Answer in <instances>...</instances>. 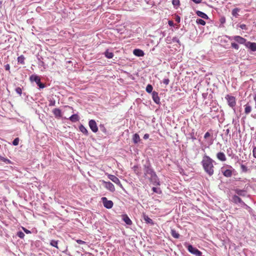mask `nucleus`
I'll list each match as a JSON object with an SVG mask.
<instances>
[{"label":"nucleus","mask_w":256,"mask_h":256,"mask_svg":"<svg viewBox=\"0 0 256 256\" xmlns=\"http://www.w3.org/2000/svg\"><path fill=\"white\" fill-rule=\"evenodd\" d=\"M17 236L20 238H24L25 234L22 232H18L17 233Z\"/></svg>","instance_id":"ea45409f"},{"label":"nucleus","mask_w":256,"mask_h":256,"mask_svg":"<svg viewBox=\"0 0 256 256\" xmlns=\"http://www.w3.org/2000/svg\"><path fill=\"white\" fill-rule=\"evenodd\" d=\"M231 46H232V48H234L236 50H238V48H239L238 45L237 44L235 43V42H232L231 43Z\"/></svg>","instance_id":"58836bf2"},{"label":"nucleus","mask_w":256,"mask_h":256,"mask_svg":"<svg viewBox=\"0 0 256 256\" xmlns=\"http://www.w3.org/2000/svg\"><path fill=\"white\" fill-rule=\"evenodd\" d=\"M226 132H227L228 133V132H229V130H228H228H226Z\"/></svg>","instance_id":"13d9d810"},{"label":"nucleus","mask_w":256,"mask_h":256,"mask_svg":"<svg viewBox=\"0 0 256 256\" xmlns=\"http://www.w3.org/2000/svg\"><path fill=\"white\" fill-rule=\"evenodd\" d=\"M16 91L20 95L22 94V88H20L18 87V88H16Z\"/></svg>","instance_id":"37998d69"},{"label":"nucleus","mask_w":256,"mask_h":256,"mask_svg":"<svg viewBox=\"0 0 256 256\" xmlns=\"http://www.w3.org/2000/svg\"><path fill=\"white\" fill-rule=\"evenodd\" d=\"M76 242H77V243H78V244H86L85 242H84L82 240H76Z\"/></svg>","instance_id":"a18cd8bd"},{"label":"nucleus","mask_w":256,"mask_h":256,"mask_svg":"<svg viewBox=\"0 0 256 256\" xmlns=\"http://www.w3.org/2000/svg\"><path fill=\"white\" fill-rule=\"evenodd\" d=\"M231 40H234L236 42H237L239 44H244L246 43V40L244 38H242V37L240 36H234L232 37Z\"/></svg>","instance_id":"9d476101"},{"label":"nucleus","mask_w":256,"mask_h":256,"mask_svg":"<svg viewBox=\"0 0 256 256\" xmlns=\"http://www.w3.org/2000/svg\"><path fill=\"white\" fill-rule=\"evenodd\" d=\"M244 106V113L246 114H249L251 111H252V107L251 106L248 104H247Z\"/></svg>","instance_id":"393cba45"},{"label":"nucleus","mask_w":256,"mask_h":256,"mask_svg":"<svg viewBox=\"0 0 256 256\" xmlns=\"http://www.w3.org/2000/svg\"><path fill=\"white\" fill-rule=\"evenodd\" d=\"M149 180L150 182L156 186L160 185L159 179L156 173L150 176Z\"/></svg>","instance_id":"423d86ee"},{"label":"nucleus","mask_w":256,"mask_h":256,"mask_svg":"<svg viewBox=\"0 0 256 256\" xmlns=\"http://www.w3.org/2000/svg\"><path fill=\"white\" fill-rule=\"evenodd\" d=\"M175 20L176 22H177L178 23H179L180 21V17L179 16L176 15L175 18Z\"/></svg>","instance_id":"de8ad7c7"},{"label":"nucleus","mask_w":256,"mask_h":256,"mask_svg":"<svg viewBox=\"0 0 256 256\" xmlns=\"http://www.w3.org/2000/svg\"><path fill=\"white\" fill-rule=\"evenodd\" d=\"M214 161L208 156L204 155L202 161V164L204 171L210 176L214 174Z\"/></svg>","instance_id":"f257e3e1"},{"label":"nucleus","mask_w":256,"mask_h":256,"mask_svg":"<svg viewBox=\"0 0 256 256\" xmlns=\"http://www.w3.org/2000/svg\"><path fill=\"white\" fill-rule=\"evenodd\" d=\"M246 46L247 47H248L252 51L255 52L256 51V42H248Z\"/></svg>","instance_id":"dca6fc26"},{"label":"nucleus","mask_w":256,"mask_h":256,"mask_svg":"<svg viewBox=\"0 0 256 256\" xmlns=\"http://www.w3.org/2000/svg\"><path fill=\"white\" fill-rule=\"evenodd\" d=\"M4 68H5V70H10V66L9 64H6L5 66H4Z\"/></svg>","instance_id":"8fccbe9b"},{"label":"nucleus","mask_w":256,"mask_h":256,"mask_svg":"<svg viewBox=\"0 0 256 256\" xmlns=\"http://www.w3.org/2000/svg\"><path fill=\"white\" fill-rule=\"evenodd\" d=\"M217 158L220 161L224 162L226 158L225 154L223 152H219L216 154Z\"/></svg>","instance_id":"2eb2a0df"},{"label":"nucleus","mask_w":256,"mask_h":256,"mask_svg":"<svg viewBox=\"0 0 256 256\" xmlns=\"http://www.w3.org/2000/svg\"><path fill=\"white\" fill-rule=\"evenodd\" d=\"M52 112L56 118H60L62 116V111L58 108H55L53 110Z\"/></svg>","instance_id":"4468645a"},{"label":"nucleus","mask_w":256,"mask_h":256,"mask_svg":"<svg viewBox=\"0 0 256 256\" xmlns=\"http://www.w3.org/2000/svg\"><path fill=\"white\" fill-rule=\"evenodd\" d=\"M104 55L108 58H112L114 56V54L112 52H109L108 50H107L105 52Z\"/></svg>","instance_id":"cd10ccee"},{"label":"nucleus","mask_w":256,"mask_h":256,"mask_svg":"<svg viewBox=\"0 0 256 256\" xmlns=\"http://www.w3.org/2000/svg\"><path fill=\"white\" fill-rule=\"evenodd\" d=\"M1 160L2 162H6L7 164H12V162L10 160L8 159V158H1Z\"/></svg>","instance_id":"e433bc0d"},{"label":"nucleus","mask_w":256,"mask_h":256,"mask_svg":"<svg viewBox=\"0 0 256 256\" xmlns=\"http://www.w3.org/2000/svg\"><path fill=\"white\" fill-rule=\"evenodd\" d=\"M240 9L238 8H235L232 10V14L236 18L238 17V12H239Z\"/></svg>","instance_id":"2f4dec72"},{"label":"nucleus","mask_w":256,"mask_h":256,"mask_svg":"<svg viewBox=\"0 0 256 256\" xmlns=\"http://www.w3.org/2000/svg\"><path fill=\"white\" fill-rule=\"evenodd\" d=\"M236 192L238 196H245V194H246V192L244 190H239V189L236 190Z\"/></svg>","instance_id":"c756f323"},{"label":"nucleus","mask_w":256,"mask_h":256,"mask_svg":"<svg viewBox=\"0 0 256 256\" xmlns=\"http://www.w3.org/2000/svg\"><path fill=\"white\" fill-rule=\"evenodd\" d=\"M80 130L84 134H86V136H88V131L87 129L82 124H81L79 126Z\"/></svg>","instance_id":"a878e982"},{"label":"nucleus","mask_w":256,"mask_h":256,"mask_svg":"<svg viewBox=\"0 0 256 256\" xmlns=\"http://www.w3.org/2000/svg\"><path fill=\"white\" fill-rule=\"evenodd\" d=\"M149 138V134H146L144 136V138L146 140Z\"/></svg>","instance_id":"603ef678"},{"label":"nucleus","mask_w":256,"mask_h":256,"mask_svg":"<svg viewBox=\"0 0 256 256\" xmlns=\"http://www.w3.org/2000/svg\"><path fill=\"white\" fill-rule=\"evenodd\" d=\"M168 24L171 26H174V22L172 20H169Z\"/></svg>","instance_id":"864d4df0"},{"label":"nucleus","mask_w":256,"mask_h":256,"mask_svg":"<svg viewBox=\"0 0 256 256\" xmlns=\"http://www.w3.org/2000/svg\"><path fill=\"white\" fill-rule=\"evenodd\" d=\"M144 178H146L148 176H150L156 173L154 172V170L152 168L150 163L144 165Z\"/></svg>","instance_id":"f03ea898"},{"label":"nucleus","mask_w":256,"mask_h":256,"mask_svg":"<svg viewBox=\"0 0 256 256\" xmlns=\"http://www.w3.org/2000/svg\"><path fill=\"white\" fill-rule=\"evenodd\" d=\"M70 120L72 122H76L79 120L78 116L76 114H72L70 118Z\"/></svg>","instance_id":"bb28decb"},{"label":"nucleus","mask_w":256,"mask_h":256,"mask_svg":"<svg viewBox=\"0 0 256 256\" xmlns=\"http://www.w3.org/2000/svg\"><path fill=\"white\" fill-rule=\"evenodd\" d=\"M254 100L255 101V102L256 103V94H255L254 96Z\"/></svg>","instance_id":"6e6d98bb"},{"label":"nucleus","mask_w":256,"mask_h":256,"mask_svg":"<svg viewBox=\"0 0 256 256\" xmlns=\"http://www.w3.org/2000/svg\"><path fill=\"white\" fill-rule=\"evenodd\" d=\"M188 250L189 252L196 256H201L202 254V252L200 251L196 248L193 247L192 245L190 244L188 246Z\"/></svg>","instance_id":"39448f33"},{"label":"nucleus","mask_w":256,"mask_h":256,"mask_svg":"<svg viewBox=\"0 0 256 256\" xmlns=\"http://www.w3.org/2000/svg\"><path fill=\"white\" fill-rule=\"evenodd\" d=\"M122 220L126 222V224L128 225L132 224V222L130 219L128 218V216L126 214H124L122 216Z\"/></svg>","instance_id":"6ab92c4d"},{"label":"nucleus","mask_w":256,"mask_h":256,"mask_svg":"<svg viewBox=\"0 0 256 256\" xmlns=\"http://www.w3.org/2000/svg\"><path fill=\"white\" fill-rule=\"evenodd\" d=\"M58 240H52L50 242V244L52 246H54L57 248H58Z\"/></svg>","instance_id":"473e14b6"},{"label":"nucleus","mask_w":256,"mask_h":256,"mask_svg":"<svg viewBox=\"0 0 256 256\" xmlns=\"http://www.w3.org/2000/svg\"><path fill=\"white\" fill-rule=\"evenodd\" d=\"M30 80L31 82H35L40 88H43L45 87L44 84L40 82V78L37 75H32L30 78Z\"/></svg>","instance_id":"7ed1b4c3"},{"label":"nucleus","mask_w":256,"mask_h":256,"mask_svg":"<svg viewBox=\"0 0 256 256\" xmlns=\"http://www.w3.org/2000/svg\"><path fill=\"white\" fill-rule=\"evenodd\" d=\"M172 4L174 6L178 7L180 4V0H172Z\"/></svg>","instance_id":"c9c22d12"},{"label":"nucleus","mask_w":256,"mask_h":256,"mask_svg":"<svg viewBox=\"0 0 256 256\" xmlns=\"http://www.w3.org/2000/svg\"><path fill=\"white\" fill-rule=\"evenodd\" d=\"M133 54L137 56H143L144 55V52L140 49H134Z\"/></svg>","instance_id":"f3484780"},{"label":"nucleus","mask_w":256,"mask_h":256,"mask_svg":"<svg viewBox=\"0 0 256 256\" xmlns=\"http://www.w3.org/2000/svg\"><path fill=\"white\" fill-rule=\"evenodd\" d=\"M20 139L18 138H16L12 142V144L14 146H18L19 144Z\"/></svg>","instance_id":"4c0bfd02"},{"label":"nucleus","mask_w":256,"mask_h":256,"mask_svg":"<svg viewBox=\"0 0 256 256\" xmlns=\"http://www.w3.org/2000/svg\"><path fill=\"white\" fill-rule=\"evenodd\" d=\"M224 176L227 178L230 177L232 176V170L230 169H227L222 171Z\"/></svg>","instance_id":"412c9836"},{"label":"nucleus","mask_w":256,"mask_h":256,"mask_svg":"<svg viewBox=\"0 0 256 256\" xmlns=\"http://www.w3.org/2000/svg\"><path fill=\"white\" fill-rule=\"evenodd\" d=\"M24 60L25 58L23 55H21L18 58V61L19 63L24 64Z\"/></svg>","instance_id":"7c9ffc66"},{"label":"nucleus","mask_w":256,"mask_h":256,"mask_svg":"<svg viewBox=\"0 0 256 256\" xmlns=\"http://www.w3.org/2000/svg\"><path fill=\"white\" fill-rule=\"evenodd\" d=\"M253 156L256 158V147H254L252 150Z\"/></svg>","instance_id":"09e8293b"},{"label":"nucleus","mask_w":256,"mask_h":256,"mask_svg":"<svg viewBox=\"0 0 256 256\" xmlns=\"http://www.w3.org/2000/svg\"><path fill=\"white\" fill-rule=\"evenodd\" d=\"M143 218L147 224H150L152 225L154 224L153 220L144 214H143Z\"/></svg>","instance_id":"a211bd4d"},{"label":"nucleus","mask_w":256,"mask_h":256,"mask_svg":"<svg viewBox=\"0 0 256 256\" xmlns=\"http://www.w3.org/2000/svg\"><path fill=\"white\" fill-rule=\"evenodd\" d=\"M88 125L90 128L94 132H96L98 131V128L94 120H90L88 122Z\"/></svg>","instance_id":"1a4fd4ad"},{"label":"nucleus","mask_w":256,"mask_h":256,"mask_svg":"<svg viewBox=\"0 0 256 256\" xmlns=\"http://www.w3.org/2000/svg\"><path fill=\"white\" fill-rule=\"evenodd\" d=\"M108 177L110 180L114 182L116 184L118 185L120 188H122V186L120 180L116 176L112 174H108Z\"/></svg>","instance_id":"6e6552de"},{"label":"nucleus","mask_w":256,"mask_h":256,"mask_svg":"<svg viewBox=\"0 0 256 256\" xmlns=\"http://www.w3.org/2000/svg\"><path fill=\"white\" fill-rule=\"evenodd\" d=\"M171 234L172 236L176 238H180V234L174 230H171Z\"/></svg>","instance_id":"c85d7f7f"},{"label":"nucleus","mask_w":256,"mask_h":256,"mask_svg":"<svg viewBox=\"0 0 256 256\" xmlns=\"http://www.w3.org/2000/svg\"><path fill=\"white\" fill-rule=\"evenodd\" d=\"M153 88L151 84H148L146 87V91L148 93H151L152 91Z\"/></svg>","instance_id":"f704fd0d"},{"label":"nucleus","mask_w":256,"mask_h":256,"mask_svg":"<svg viewBox=\"0 0 256 256\" xmlns=\"http://www.w3.org/2000/svg\"><path fill=\"white\" fill-rule=\"evenodd\" d=\"M132 140L134 144L138 143L140 141V138L138 134H135L132 136Z\"/></svg>","instance_id":"4be33fe9"},{"label":"nucleus","mask_w":256,"mask_h":256,"mask_svg":"<svg viewBox=\"0 0 256 256\" xmlns=\"http://www.w3.org/2000/svg\"><path fill=\"white\" fill-rule=\"evenodd\" d=\"M104 183V186L105 188L109 190L110 191L112 192H114L115 191V188L114 185L110 182H105L103 181Z\"/></svg>","instance_id":"9b49d317"},{"label":"nucleus","mask_w":256,"mask_h":256,"mask_svg":"<svg viewBox=\"0 0 256 256\" xmlns=\"http://www.w3.org/2000/svg\"><path fill=\"white\" fill-rule=\"evenodd\" d=\"M152 97L153 100L157 104L160 102V98L158 96V93L156 92H153L152 93Z\"/></svg>","instance_id":"ddd939ff"},{"label":"nucleus","mask_w":256,"mask_h":256,"mask_svg":"<svg viewBox=\"0 0 256 256\" xmlns=\"http://www.w3.org/2000/svg\"><path fill=\"white\" fill-rule=\"evenodd\" d=\"M224 20H223V19H222V20H221V22H224Z\"/></svg>","instance_id":"4d7b16f0"},{"label":"nucleus","mask_w":256,"mask_h":256,"mask_svg":"<svg viewBox=\"0 0 256 256\" xmlns=\"http://www.w3.org/2000/svg\"><path fill=\"white\" fill-rule=\"evenodd\" d=\"M162 82H163L164 84L167 86L168 84L170 82V80L168 78H164Z\"/></svg>","instance_id":"a19ab883"},{"label":"nucleus","mask_w":256,"mask_h":256,"mask_svg":"<svg viewBox=\"0 0 256 256\" xmlns=\"http://www.w3.org/2000/svg\"><path fill=\"white\" fill-rule=\"evenodd\" d=\"M225 98L226 100L228 103V105L230 107L232 108L235 107L236 105V100L234 96H230L229 94H227Z\"/></svg>","instance_id":"20e7f679"},{"label":"nucleus","mask_w":256,"mask_h":256,"mask_svg":"<svg viewBox=\"0 0 256 256\" xmlns=\"http://www.w3.org/2000/svg\"><path fill=\"white\" fill-rule=\"evenodd\" d=\"M102 200L104 206L106 208H111L113 206V202L112 200H108L106 198L102 197Z\"/></svg>","instance_id":"0eeeda50"},{"label":"nucleus","mask_w":256,"mask_h":256,"mask_svg":"<svg viewBox=\"0 0 256 256\" xmlns=\"http://www.w3.org/2000/svg\"><path fill=\"white\" fill-rule=\"evenodd\" d=\"M232 200L235 203H243L244 204L242 200L239 196L236 195H234L232 196Z\"/></svg>","instance_id":"b1692460"},{"label":"nucleus","mask_w":256,"mask_h":256,"mask_svg":"<svg viewBox=\"0 0 256 256\" xmlns=\"http://www.w3.org/2000/svg\"><path fill=\"white\" fill-rule=\"evenodd\" d=\"M240 167L244 172H246L247 171V168L244 165L242 164Z\"/></svg>","instance_id":"49530a36"},{"label":"nucleus","mask_w":256,"mask_h":256,"mask_svg":"<svg viewBox=\"0 0 256 256\" xmlns=\"http://www.w3.org/2000/svg\"><path fill=\"white\" fill-rule=\"evenodd\" d=\"M22 229L26 234H29L31 233V232L30 230H27L26 228L24 227H22Z\"/></svg>","instance_id":"c03bdc74"},{"label":"nucleus","mask_w":256,"mask_h":256,"mask_svg":"<svg viewBox=\"0 0 256 256\" xmlns=\"http://www.w3.org/2000/svg\"><path fill=\"white\" fill-rule=\"evenodd\" d=\"M49 102H50L48 106H54L55 105V100H50Z\"/></svg>","instance_id":"79ce46f5"},{"label":"nucleus","mask_w":256,"mask_h":256,"mask_svg":"<svg viewBox=\"0 0 256 256\" xmlns=\"http://www.w3.org/2000/svg\"><path fill=\"white\" fill-rule=\"evenodd\" d=\"M152 190L154 192L158 193V189L156 187H153Z\"/></svg>","instance_id":"3c124183"},{"label":"nucleus","mask_w":256,"mask_h":256,"mask_svg":"<svg viewBox=\"0 0 256 256\" xmlns=\"http://www.w3.org/2000/svg\"><path fill=\"white\" fill-rule=\"evenodd\" d=\"M240 28H242V29H246V26L244 24H241L240 26Z\"/></svg>","instance_id":"5fc2aeb1"},{"label":"nucleus","mask_w":256,"mask_h":256,"mask_svg":"<svg viewBox=\"0 0 256 256\" xmlns=\"http://www.w3.org/2000/svg\"><path fill=\"white\" fill-rule=\"evenodd\" d=\"M196 22L197 24L202 26H204L206 24L204 20L200 18H198L196 20Z\"/></svg>","instance_id":"72a5a7b5"},{"label":"nucleus","mask_w":256,"mask_h":256,"mask_svg":"<svg viewBox=\"0 0 256 256\" xmlns=\"http://www.w3.org/2000/svg\"><path fill=\"white\" fill-rule=\"evenodd\" d=\"M210 138V140L208 142V144L211 145L213 143V139H212V134H210L209 132H207L204 136V138L207 140Z\"/></svg>","instance_id":"f8f14e48"},{"label":"nucleus","mask_w":256,"mask_h":256,"mask_svg":"<svg viewBox=\"0 0 256 256\" xmlns=\"http://www.w3.org/2000/svg\"><path fill=\"white\" fill-rule=\"evenodd\" d=\"M196 14L198 16L204 19L208 20V16H207V14L201 11L197 10L196 12Z\"/></svg>","instance_id":"aec40b11"},{"label":"nucleus","mask_w":256,"mask_h":256,"mask_svg":"<svg viewBox=\"0 0 256 256\" xmlns=\"http://www.w3.org/2000/svg\"><path fill=\"white\" fill-rule=\"evenodd\" d=\"M132 170L134 171V173L136 175H138V176H140V174H141L140 168L138 166H137V165L134 166L132 167Z\"/></svg>","instance_id":"5701e85b"}]
</instances>
